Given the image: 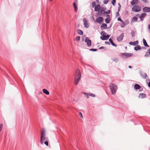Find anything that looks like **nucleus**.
I'll use <instances>...</instances> for the list:
<instances>
[{
	"label": "nucleus",
	"mask_w": 150,
	"mask_h": 150,
	"mask_svg": "<svg viewBox=\"0 0 150 150\" xmlns=\"http://www.w3.org/2000/svg\"><path fill=\"white\" fill-rule=\"evenodd\" d=\"M81 74L80 70L77 69L76 70V72L74 75V84L76 85L79 81L81 77Z\"/></svg>",
	"instance_id": "nucleus-1"
},
{
	"label": "nucleus",
	"mask_w": 150,
	"mask_h": 150,
	"mask_svg": "<svg viewBox=\"0 0 150 150\" xmlns=\"http://www.w3.org/2000/svg\"><path fill=\"white\" fill-rule=\"evenodd\" d=\"M48 138L46 137L45 130L43 129L41 130V134L40 137V142L41 144H43L44 141L47 140Z\"/></svg>",
	"instance_id": "nucleus-2"
},
{
	"label": "nucleus",
	"mask_w": 150,
	"mask_h": 150,
	"mask_svg": "<svg viewBox=\"0 0 150 150\" xmlns=\"http://www.w3.org/2000/svg\"><path fill=\"white\" fill-rule=\"evenodd\" d=\"M109 88L112 94L113 95L115 94L117 88V86L114 84L110 83V84Z\"/></svg>",
	"instance_id": "nucleus-3"
},
{
	"label": "nucleus",
	"mask_w": 150,
	"mask_h": 150,
	"mask_svg": "<svg viewBox=\"0 0 150 150\" xmlns=\"http://www.w3.org/2000/svg\"><path fill=\"white\" fill-rule=\"evenodd\" d=\"M106 34V33L104 31H103L101 32L100 34L103 36H101L100 37V38L101 40H104L108 39L107 36L105 35Z\"/></svg>",
	"instance_id": "nucleus-4"
},
{
	"label": "nucleus",
	"mask_w": 150,
	"mask_h": 150,
	"mask_svg": "<svg viewBox=\"0 0 150 150\" xmlns=\"http://www.w3.org/2000/svg\"><path fill=\"white\" fill-rule=\"evenodd\" d=\"M132 11L135 12H139L141 11V7L137 5H135L132 8Z\"/></svg>",
	"instance_id": "nucleus-5"
},
{
	"label": "nucleus",
	"mask_w": 150,
	"mask_h": 150,
	"mask_svg": "<svg viewBox=\"0 0 150 150\" xmlns=\"http://www.w3.org/2000/svg\"><path fill=\"white\" fill-rule=\"evenodd\" d=\"M85 42L86 43L88 47H90L91 45V41L90 40L88 37H86L85 38Z\"/></svg>",
	"instance_id": "nucleus-6"
},
{
	"label": "nucleus",
	"mask_w": 150,
	"mask_h": 150,
	"mask_svg": "<svg viewBox=\"0 0 150 150\" xmlns=\"http://www.w3.org/2000/svg\"><path fill=\"white\" fill-rule=\"evenodd\" d=\"M83 21L84 27L86 28H88L89 27V25L86 19L85 18H84L83 19Z\"/></svg>",
	"instance_id": "nucleus-7"
},
{
	"label": "nucleus",
	"mask_w": 150,
	"mask_h": 150,
	"mask_svg": "<svg viewBox=\"0 0 150 150\" xmlns=\"http://www.w3.org/2000/svg\"><path fill=\"white\" fill-rule=\"evenodd\" d=\"M120 56H133V53H121L120 54Z\"/></svg>",
	"instance_id": "nucleus-8"
},
{
	"label": "nucleus",
	"mask_w": 150,
	"mask_h": 150,
	"mask_svg": "<svg viewBox=\"0 0 150 150\" xmlns=\"http://www.w3.org/2000/svg\"><path fill=\"white\" fill-rule=\"evenodd\" d=\"M104 20L103 18L102 17H100L98 18L96 20V21L98 23L100 24H101L102 22Z\"/></svg>",
	"instance_id": "nucleus-9"
},
{
	"label": "nucleus",
	"mask_w": 150,
	"mask_h": 150,
	"mask_svg": "<svg viewBox=\"0 0 150 150\" xmlns=\"http://www.w3.org/2000/svg\"><path fill=\"white\" fill-rule=\"evenodd\" d=\"M124 37V33H122L117 38V40L119 42H120L123 40Z\"/></svg>",
	"instance_id": "nucleus-10"
},
{
	"label": "nucleus",
	"mask_w": 150,
	"mask_h": 150,
	"mask_svg": "<svg viewBox=\"0 0 150 150\" xmlns=\"http://www.w3.org/2000/svg\"><path fill=\"white\" fill-rule=\"evenodd\" d=\"M139 44V41L138 40H137L134 42H129V44L133 46H136Z\"/></svg>",
	"instance_id": "nucleus-11"
},
{
	"label": "nucleus",
	"mask_w": 150,
	"mask_h": 150,
	"mask_svg": "<svg viewBox=\"0 0 150 150\" xmlns=\"http://www.w3.org/2000/svg\"><path fill=\"white\" fill-rule=\"evenodd\" d=\"M143 11L144 12H150V8L145 7L143 8Z\"/></svg>",
	"instance_id": "nucleus-12"
},
{
	"label": "nucleus",
	"mask_w": 150,
	"mask_h": 150,
	"mask_svg": "<svg viewBox=\"0 0 150 150\" xmlns=\"http://www.w3.org/2000/svg\"><path fill=\"white\" fill-rule=\"evenodd\" d=\"M100 4H98L95 7L94 11H98L100 9Z\"/></svg>",
	"instance_id": "nucleus-13"
},
{
	"label": "nucleus",
	"mask_w": 150,
	"mask_h": 150,
	"mask_svg": "<svg viewBox=\"0 0 150 150\" xmlns=\"http://www.w3.org/2000/svg\"><path fill=\"white\" fill-rule=\"evenodd\" d=\"M139 97L142 99L145 98H146V95L145 93H140L139 94Z\"/></svg>",
	"instance_id": "nucleus-14"
},
{
	"label": "nucleus",
	"mask_w": 150,
	"mask_h": 150,
	"mask_svg": "<svg viewBox=\"0 0 150 150\" xmlns=\"http://www.w3.org/2000/svg\"><path fill=\"white\" fill-rule=\"evenodd\" d=\"M107 27V25L106 23H103L100 26V28L102 30L106 29Z\"/></svg>",
	"instance_id": "nucleus-15"
},
{
	"label": "nucleus",
	"mask_w": 150,
	"mask_h": 150,
	"mask_svg": "<svg viewBox=\"0 0 150 150\" xmlns=\"http://www.w3.org/2000/svg\"><path fill=\"white\" fill-rule=\"evenodd\" d=\"M109 41L113 46L115 47H117V45L113 42L111 38L109 39Z\"/></svg>",
	"instance_id": "nucleus-16"
},
{
	"label": "nucleus",
	"mask_w": 150,
	"mask_h": 150,
	"mask_svg": "<svg viewBox=\"0 0 150 150\" xmlns=\"http://www.w3.org/2000/svg\"><path fill=\"white\" fill-rule=\"evenodd\" d=\"M137 45V46L134 47V50L135 51H137L141 49V47L140 46L138 45Z\"/></svg>",
	"instance_id": "nucleus-17"
},
{
	"label": "nucleus",
	"mask_w": 150,
	"mask_h": 150,
	"mask_svg": "<svg viewBox=\"0 0 150 150\" xmlns=\"http://www.w3.org/2000/svg\"><path fill=\"white\" fill-rule=\"evenodd\" d=\"M138 0H133L131 2V4L133 6L134 5L137 4L138 3Z\"/></svg>",
	"instance_id": "nucleus-18"
},
{
	"label": "nucleus",
	"mask_w": 150,
	"mask_h": 150,
	"mask_svg": "<svg viewBox=\"0 0 150 150\" xmlns=\"http://www.w3.org/2000/svg\"><path fill=\"white\" fill-rule=\"evenodd\" d=\"M141 75L142 78L145 79L148 77V76L146 73H142L141 74Z\"/></svg>",
	"instance_id": "nucleus-19"
},
{
	"label": "nucleus",
	"mask_w": 150,
	"mask_h": 150,
	"mask_svg": "<svg viewBox=\"0 0 150 150\" xmlns=\"http://www.w3.org/2000/svg\"><path fill=\"white\" fill-rule=\"evenodd\" d=\"M143 42L144 45L145 47H149V46L147 44L146 40L144 38L143 39Z\"/></svg>",
	"instance_id": "nucleus-20"
},
{
	"label": "nucleus",
	"mask_w": 150,
	"mask_h": 150,
	"mask_svg": "<svg viewBox=\"0 0 150 150\" xmlns=\"http://www.w3.org/2000/svg\"><path fill=\"white\" fill-rule=\"evenodd\" d=\"M73 6H74V8L75 11L76 12L77 11V10L78 9L77 6L76 4V3L74 2L73 3Z\"/></svg>",
	"instance_id": "nucleus-21"
},
{
	"label": "nucleus",
	"mask_w": 150,
	"mask_h": 150,
	"mask_svg": "<svg viewBox=\"0 0 150 150\" xmlns=\"http://www.w3.org/2000/svg\"><path fill=\"white\" fill-rule=\"evenodd\" d=\"M134 88L136 90L139 89L141 88V86L138 84H136L134 86Z\"/></svg>",
	"instance_id": "nucleus-22"
},
{
	"label": "nucleus",
	"mask_w": 150,
	"mask_h": 150,
	"mask_svg": "<svg viewBox=\"0 0 150 150\" xmlns=\"http://www.w3.org/2000/svg\"><path fill=\"white\" fill-rule=\"evenodd\" d=\"M77 32L78 34L80 35H82L83 34V31L80 29H78L77 30Z\"/></svg>",
	"instance_id": "nucleus-23"
},
{
	"label": "nucleus",
	"mask_w": 150,
	"mask_h": 150,
	"mask_svg": "<svg viewBox=\"0 0 150 150\" xmlns=\"http://www.w3.org/2000/svg\"><path fill=\"white\" fill-rule=\"evenodd\" d=\"M42 91H43V92L44 93H45V94H46V95H49L50 94V93H49V92L46 89H43Z\"/></svg>",
	"instance_id": "nucleus-24"
},
{
	"label": "nucleus",
	"mask_w": 150,
	"mask_h": 150,
	"mask_svg": "<svg viewBox=\"0 0 150 150\" xmlns=\"http://www.w3.org/2000/svg\"><path fill=\"white\" fill-rule=\"evenodd\" d=\"M138 18L134 16L132 18V22H136L137 21Z\"/></svg>",
	"instance_id": "nucleus-25"
},
{
	"label": "nucleus",
	"mask_w": 150,
	"mask_h": 150,
	"mask_svg": "<svg viewBox=\"0 0 150 150\" xmlns=\"http://www.w3.org/2000/svg\"><path fill=\"white\" fill-rule=\"evenodd\" d=\"M105 21L106 23H109L110 22V18H107L105 19Z\"/></svg>",
	"instance_id": "nucleus-26"
},
{
	"label": "nucleus",
	"mask_w": 150,
	"mask_h": 150,
	"mask_svg": "<svg viewBox=\"0 0 150 150\" xmlns=\"http://www.w3.org/2000/svg\"><path fill=\"white\" fill-rule=\"evenodd\" d=\"M146 15V14L145 13H142L141 16H139V18H143L144 17H145Z\"/></svg>",
	"instance_id": "nucleus-27"
},
{
	"label": "nucleus",
	"mask_w": 150,
	"mask_h": 150,
	"mask_svg": "<svg viewBox=\"0 0 150 150\" xmlns=\"http://www.w3.org/2000/svg\"><path fill=\"white\" fill-rule=\"evenodd\" d=\"M121 23V24L120 25L121 27L122 28H124L126 25V24H125L124 22L123 21Z\"/></svg>",
	"instance_id": "nucleus-28"
},
{
	"label": "nucleus",
	"mask_w": 150,
	"mask_h": 150,
	"mask_svg": "<svg viewBox=\"0 0 150 150\" xmlns=\"http://www.w3.org/2000/svg\"><path fill=\"white\" fill-rule=\"evenodd\" d=\"M106 8L105 7H100V10L101 12H103L106 11Z\"/></svg>",
	"instance_id": "nucleus-29"
},
{
	"label": "nucleus",
	"mask_w": 150,
	"mask_h": 150,
	"mask_svg": "<svg viewBox=\"0 0 150 150\" xmlns=\"http://www.w3.org/2000/svg\"><path fill=\"white\" fill-rule=\"evenodd\" d=\"M96 4L95 1H93L92 3V7L93 8L95 7L96 6Z\"/></svg>",
	"instance_id": "nucleus-30"
},
{
	"label": "nucleus",
	"mask_w": 150,
	"mask_h": 150,
	"mask_svg": "<svg viewBox=\"0 0 150 150\" xmlns=\"http://www.w3.org/2000/svg\"><path fill=\"white\" fill-rule=\"evenodd\" d=\"M124 22L126 25L128 24L129 23V22L128 19L125 20Z\"/></svg>",
	"instance_id": "nucleus-31"
},
{
	"label": "nucleus",
	"mask_w": 150,
	"mask_h": 150,
	"mask_svg": "<svg viewBox=\"0 0 150 150\" xmlns=\"http://www.w3.org/2000/svg\"><path fill=\"white\" fill-rule=\"evenodd\" d=\"M131 34L132 35V36L133 37H134L135 36V32L133 30H132L131 32Z\"/></svg>",
	"instance_id": "nucleus-32"
},
{
	"label": "nucleus",
	"mask_w": 150,
	"mask_h": 150,
	"mask_svg": "<svg viewBox=\"0 0 150 150\" xmlns=\"http://www.w3.org/2000/svg\"><path fill=\"white\" fill-rule=\"evenodd\" d=\"M147 53L148 54L150 55V49H149L147 50V52L146 53V54ZM147 56V55L146 54L144 56Z\"/></svg>",
	"instance_id": "nucleus-33"
},
{
	"label": "nucleus",
	"mask_w": 150,
	"mask_h": 150,
	"mask_svg": "<svg viewBox=\"0 0 150 150\" xmlns=\"http://www.w3.org/2000/svg\"><path fill=\"white\" fill-rule=\"evenodd\" d=\"M88 95L89 96H91L92 97H95L96 96L95 95L93 94L92 93H90L89 94H88Z\"/></svg>",
	"instance_id": "nucleus-34"
},
{
	"label": "nucleus",
	"mask_w": 150,
	"mask_h": 150,
	"mask_svg": "<svg viewBox=\"0 0 150 150\" xmlns=\"http://www.w3.org/2000/svg\"><path fill=\"white\" fill-rule=\"evenodd\" d=\"M116 0H112V3L113 6H115L116 3Z\"/></svg>",
	"instance_id": "nucleus-35"
},
{
	"label": "nucleus",
	"mask_w": 150,
	"mask_h": 150,
	"mask_svg": "<svg viewBox=\"0 0 150 150\" xmlns=\"http://www.w3.org/2000/svg\"><path fill=\"white\" fill-rule=\"evenodd\" d=\"M80 37L79 36H77L76 38V40L77 41L80 40Z\"/></svg>",
	"instance_id": "nucleus-36"
},
{
	"label": "nucleus",
	"mask_w": 150,
	"mask_h": 150,
	"mask_svg": "<svg viewBox=\"0 0 150 150\" xmlns=\"http://www.w3.org/2000/svg\"><path fill=\"white\" fill-rule=\"evenodd\" d=\"M109 1V0H104L103 1V3L105 4H107Z\"/></svg>",
	"instance_id": "nucleus-37"
},
{
	"label": "nucleus",
	"mask_w": 150,
	"mask_h": 150,
	"mask_svg": "<svg viewBox=\"0 0 150 150\" xmlns=\"http://www.w3.org/2000/svg\"><path fill=\"white\" fill-rule=\"evenodd\" d=\"M99 49V50H101V49H104L105 50H106V48L104 47L103 46H102L100 47Z\"/></svg>",
	"instance_id": "nucleus-38"
},
{
	"label": "nucleus",
	"mask_w": 150,
	"mask_h": 150,
	"mask_svg": "<svg viewBox=\"0 0 150 150\" xmlns=\"http://www.w3.org/2000/svg\"><path fill=\"white\" fill-rule=\"evenodd\" d=\"M89 50L90 51L95 52V51H97V49H93V48H92V49H90Z\"/></svg>",
	"instance_id": "nucleus-39"
},
{
	"label": "nucleus",
	"mask_w": 150,
	"mask_h": 150,
	"mask_svg": "<svg viewBox=\"0 0 150 150\" xmlns=\"http://www.w3.org/2000/svg\"><path fill=\"white\" fill-rule=\"evenodd\" d=\"M103 12H101L100 10L98 11V15H102V13Z\"/></svg>",
	"instance_id": "nucleus-40"
},
{
	"label": "nucleus",
	"mask_w": 150,
	"mask_h": 150,
	"mask_svg": "<svg viewBox=\"0 0 150 150\" xmlns=\"http://www.w3.org/2000/svg\"><path fill=\"white\" fill-rule=\"evenodd\" d=\"M44 144L47 146H48V143L47 140H46L45 141V142H44Z\"/></svg>",
	"instance_id": "nucleus-41"
},
{
	"label": "nucleus",
	"mask_w": 150,
	"mask_h": 150,
	"mask_svg": "<svg viewBox=\"0 0 150 150\" xmlns=\"http://www.w3.org/2000/svg\"><path fill=\"white\" fill-rule=\"evenodd\" d=\"M117 21H120L121 22L123 21L120 17L118 18Z\"/></svg>",
	"instance_id": "nucleus-42"
},
{
	"label": "nucleus",
	"mask_w": 150,
	"mask_h": 150,
	"mask_svg": "<svg viewBox=\"0 0 150 150\" xmlns=\"http://www.w3.org/2000/svg\"><path fill=\"white\" fill-rule=\"evenodd\" d=\"M106 14H110V10H108L107 11H106Z\"/></svg>",
	"instance_id": "nucleus-43"
},
{
	"label": "nucleus",
	"mask_w": 150,
	"mask_h": 150,
	"mask_svg": "<svg viewBox=\"0 0 150 150\" xmlns=\"http://www.w3.org/2000/svg\"><path fill=\"white\" fill-rule=\"evenodd\" d=\"M79 115L80 116L81 118H83V117L82 115V114L81 112H79Z\"/></svg>",
	"instance_id": "nucleus-44"
},
{
	"label": "nucleus",
	"mask_w": 150,
	"mask_h": 150,
	"mask_svg": "<svg viewBox=\"0 0 150 150\" xmlns=\"http://www.w3.org/2000/svg\"><path fill=\"white\" fill-rule=\"evenodd\" d=\"M105 44H106L108 45H110V44L109 42H107V41H105Z\"/></svg>",
	"instance_id": "nucleus-45"
},
{
	"label": "nucleus",
	"mask_w": 150,
	"mask_h": 150,
	"mask_svg": "<svg viewBox=\"0 0 150 150\" xmlns=\"http://www.w3.org/2000/svg\"><path fill=\"white\" fill-rule=\"evenodd\" d=\"M116 16H120V14L119 13V12H117L116 13Z\"/></svg>",
	"instance_id": "nucleus-46"
},
{
	"label": "nucleus",
	"mask_w": 150,
	"mask_h": 150,
	"mask_svg": "<svg viewBox=\"0 0 150 150\" xmlns=\"http://www.w3.org/2000/svg\"><path fill=\"white\" fill-rule=\"evenodd\" d=\"M106 17H107V18H110V15L109 14H107V15L106 16Z\"/></svg>",
	"instance_id": "nucleus-47"
},
{
	"label": "nucleus",
	"mask_w": 150,
	"mask_h": 150,
	"mask_svg": "<svg viewBox=\"0 0 150 150\" xmlns=\"http://www.w3.org/2000/svg\"><path fill=\"white\" fill-rule=\"evenodd\" d=\"M121 7L120 6H118V12H119L120 11V9H121Z\"/></svg>",
	"instance_id": "nucleus-48"
},
{
	"label": "nucleus",
	"mask_w": 150,
	"mask_h": 150,
	"mask_svg": "<svg viewBox=\"0 0 150 150\" xmlns=\"http://www.w3.org/2000/svg\"><path fill=\"white\" fill-rule=\"evenodd\" d=\"M113 61L115 62H117L118 61V59H117L115 58L113 59Z\"/></svg>",
	"instance_id": "nucleus-49"
},
{
	"label": "nucleus",
	"mask_w": 150,
	"mask_h": 150,
	"mask_svg": "<svg viewBox=\"0 0 150 150\" xmlns=\"http://www.w3.org/2000/svg\"><path fill=\"white\" fill-rule=\"evenodd\" d=\"M106 12L105 11H103L102 13V15H103L104 14H106Z\"/></svg>",
	"instance_id": "nucleus-50"
},
{
	"label": "nucleus",
	"mask_w": 150,
	"mask_h": 150,
	"mask_svg": "<svg viewBox=\"0 0 150 150\" xmlns=\"http://www.w3.org/2000/svg\"><path fill=\"white\" fill-rule=\"evenodd\" d=\"M140 18V20L141 21H143V18Z\"/></svg>",
	"instance_id": "nucleus-51"
},
{
	"label": "nucleus",
	"mask_w": 150,
	"mask_h": 150,
	"mask_svg": "<svg viewBox=\"0 0 150 150\" xmlns=\"http://www.w3.org/2000/svg\"><path fill=\"white\" fill-rule=\"evenodd\" d=\"M106 36H107V37L108 38H109V37L110 36V35H108Z\"/></svg>",
	"instance_id": "nucleus-52"
},
{
	"label": "nucleus",
	"mask_w": 150,
	"mask_h": 150,
	"mask_svg": "<svg viewBox=\"0 0 150 150\" xmlns=\"http://www.w3.org/2000/svg\"><path fill=\"white\" fill-rule=\"evenodd\" d=\"M148 28L149 29V30L150 31V25H149L148 26Z\"/></svg>",
	"instance_id": "nucleus-53"
},
{
	"label": "nucleus",
	"mask_w": 150,
	"mask_h": 150,
	"mask_svg": "<svg viewBox=\"0 0 150 150\" xmlns=\"http://www.w3.org/2000/svg\"><path fill=\"white\" fill-rule=\"evenodd\" d=\"M148 86L149 87H150V81L149 82L148 84Z\"/></svg>",
	"instance_id": "nucleus-54"
},
{
	"label": "nucleus",
	"mask_w": 150,
	"mask_h": 150,
	"mask_svg": "<svg viewBox=\"0 0 150 150\" xmlns=\"http://www.w3.org/2000/svg\"><path fill=\"white\" fill-rule=\"evenodd\" d=\"M142 1H143V2H146V1L147 0H142Z\"/></svg>",
	"instance_id": "nucleus-55"
},
{
	"label": "nucleus",
	"mask_w": 150,
	"mask_h": 150,
	"mask_svg": "<svg viewBox=\"0 0 150 150\" xmlns=\"http://www.w3.org/2000/svg\"><path fill=\"white\" fill-rule=\"evenodd\" d=\"M99 0H96V2H97V3H99Z\"/></svg>",
	"instance_id": "nucleus-56"
},
{
	"label": "nucleus",
	"mask_w": 150,
	"mask_h": 150,
	"mask_svg": "<svg viewBox=\"0 0 150 150\" xmlns=\"http://www.w3.org/2000/svg\"><path fill=\"white\" fill-rule=\"evenodd\" d=\"M118 5L119 6H120L121 7V5L120 4V3H119L118 4Z\"/></svg>",
	"instance_id": "nucleus-57"
},
{
	"label": "nucleus",
	"mask_w": 150,
	"mask_h": 150,
	"mask_svg": "<svg viewBox=\"0 0 150 150\" xmlns=\"http://www.w3.org/2000/svg\"><path fill=\"white\" fill-rule=\"evenodd\" d=\"M128 67L129 68H131L132 67L131 66H129Z\"/></svg>",
	"instance_id": "nucleus-58"
},
{
	"label": "nucleus",
	"mask_w": 150,
	"mask_h": 150,
	"mask_svg": "<svg viewBox=\"0 0 150 150\" xmlns=\"http://www.w3.org/2000/svg\"><path fill=\"white\" fill-rule=\"evenodd\" d=\"M92 18H93V20H94V18L93 16H92Z\"/></svg>",
	"instance_id": "nucleus-59"
},
{
	"label": "nucleus",
	"mask_w": 150,
	"mask_h": 150,
	"mask_svg": "<svg viewBox=\"0 0 150 150\" xmlns=\"http://www.w3.org/2000/svg\"><path fill=\"white\" fill-rule=\"evenodd\" d=\"M89 96V95H88H88H87V96H86V98H89V96Z\"/></svg>",
	"instance_id": "nucleus-60"
},
{
	"label": "nucleus",
	"mask_w": 150,
	"mask_h": 150,
	"mask_svg": "<svg viewBox=\"0 0 150 150\" xmlns=\"http://www.w3.org/2000/svg\"><path fill=\"white\" fill-rule=\"evenodd\" d=\"M53 0H49V1H52Z\"/></svg>",
	"instance_id": "nucleus-61"
},
{
	"label": "nucleus",
	"mask_w": 150,
	"mask_h": 150,
	"mask_svg": "<svg viewBox=\"0 0 150 150\" xmlns=\"http://www.w3.org/2000/svg\"><path fill=\"white\" fill-rule=\"evenodd\" d=\"M75 1H76V2H77V0H75Z\"/></svg>",
	"instance_id": "nucleus-62"
},
{
	"label": "nucleus",
	"mask_w": 150,
	"mask_h": 150,
	"mask_svg": "<svg viewBox=\"0 0 150 150\" xmlns=\"http://www.w3.org/2000/svg\"><path fill=\"white\" fill-rule=\"evenodd\" d=\"M125 48L126 49H127V47H126Z\"/></svg>",
	"instance_id": "nucleus-63"
},
{
	"label": "nucleus",
	"mask_w": 150,
	"mask_h": 150,
	"mask_svg": "<svg viewBox=\"0 0 150 150\" xmlns=\"http://www.w3.org/2000/svg\"><path fill=\"white\" fill-rule=\"evenodd\" d=\"M137 16H138V15H137Z\"/></svg>",
	"instance_id": "nucleus-64"
}]
</instances>
